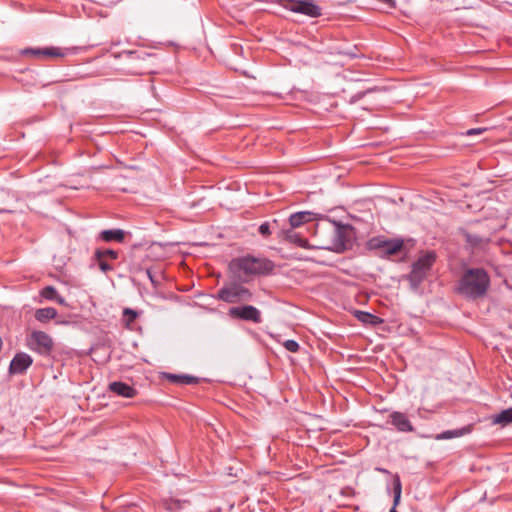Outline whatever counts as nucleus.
<instances>
[{
  "label": "nucleus",
  "mask_w": 512,
  "mask_h": 512,
  "mask_svg": "<svg viewBox=\"0 0 512 512\" xmlns=\"http://www.w3.org/2000/svg\"><path fill=\"white\" fill-rule=\"evenodd\" d=\"M491 286V279L484 268H468L457 281L456 292L467 300L484 298Z\"/></svg>",
  "instance_id": "nucleus-1"
},
{
  "label": "nucleus",
  "mask_w": 512,
  "mask_h": 512,
  "mask_svg": "<svg viewBox=\"0 0 512 512\" xmlns=\"http://www.w3.org/2000/svg\"><path fill=\"white\" fill-rule=\"evenodd\" d=\"M229 269L237 278L246 282L250 276L271 273L274 269V263L266 258L245 256L232 259L229 263Z\"/></svg>",
  "instance_id": "nucleus-2"
},
{
  "label": "nucleus",
  "mask_w": 512,
  "mask_h": 512,
  "mask_svg": "<svg viewBox=\"0 0 512 512\" xmlns=\"http://www.w3.org/2000/svg\"><path fill=\"white\" fill-rule=\"evenodd\" d=\"M435 261L436 254L430 251L420 256L418 260L415 263H413L412 270L408 275V280L413 289H417L420 286V284L424 281Z\"/></svg>",
  "instance_id": "nucleus-3"
},
{
  "label": "nucleus",
  "mask_w": 512,
  "mask_h": 512,
  "mask_svg": "<svg viewBox=\"0 0 512 512\" xmlns=\"http://www.w3.org/2000/svg\"><path fill=\"white\" fill-rule=\"evenodd\" d=\"M216 298L226 303L248 302L253 298V293L239 283H232L220 288Z\"/></svg>",
  "instance_id": "nucleus-4"
},
{
  "label": "nucleus",
  "mask_w": 512,
  "mask_h": 512,
  "mask_svg": "<svg viewBox=\"0 0 512 512\" xmlns=\"http://www.w3.org/2000/svg\"><path fill=\"white\" fill-rule=\"evenodd\" d=\"M280 5L286 10L311 18H317L322 15V9L314 0H280Z\"/></svg>",
  "instance_id": "nucleus-5"
},
{
  "label": "nucleus",
  "mask_w": 512,
  "mask_h": 512,
  "mask_svg": "<svg viewBox=\"0 0 512 512\" xmlns=\"http://www.w3.org/2000/svg\"><path fill=\"white\" fill-rule=\"evenodd\" d=\"M28 347L43 356H48L54 349V341L52 337L40 330H34L27 337Z\"/></svg>",
  "instance_id": "nucleus-6"
},
{
  "label": "nucleus",
  "mask_w": 512,
  "mask_h": 512,
  "mask_svg": "<svg viewBox=\"0 0 512 512\" xmlns=\"http://www.w3.org/2000/svg\"><path fill=\"white\" fill-rule=\"evenodd\" d=\"M124 54L130 60L132 67L128 73L131 75H145L153 73L152 66L148 64L152 55L144 51H126Z\"/></svg>",
  "instance_id": "nucleus-7"
},
{
  "label": "nucleus",
  "mask_w": 512,
  "mask_h": 512,
  "mask_svg": "<svg viewBox=\"0 0 512 512\" xmlns=\"http://www.w3.org/2000/svg\"><path fill=\"white\" fill-rule=\"evenodd\" d=\"M228 314L234 319L250 321L256 324L262 322L260 310L252 305L231 307Z\"/></svg>",
  "instance_id": "nucleus-8"
},
{
  "label": "nucleus",
  "mask_w": 512,
  "mask_h": 512,
  "mask_svg": "<svg viewBox=\"0 0 512 512\" xmlns=\"http://www.w3.org/2000/svg\"><path fill=\"white\" fill-rule=\"evenodd\" d=\"M352 227L350 225L333 223L331 228L332 244L335 248L345 249L350 242Z\"/></svg>",
  "instance_id": "nucleus-9"
},
{
  "label": "nucleus",
  "mask_w": 512,
  "mask_h": 512,
  "mask_svg": "<svg viewBox=\"0 0 512 512\" xmlns=\"http://www.w3.org/2000/svg\"><path fill=\"white\" fill-rule=\"evenodd\" d=\"M118 257V251L112 249H96L94 252V258L97 261L99 268L105 273L114 269L108 261L116 260Z\"/></svg>",
  "instance_id": "nucleus-10"
},
{
  "label": "nucleus",
  "mask_w": 512,
  "mask_h": 512,
  "mask_svg": "<svg viewBox=\"0 0 512 512\" xmlns=\"http://www.w3.org/2000/svg\"><path fill=\"white\" fill-rule=\"evenodd\" d=\"M33 359L27 353H17L10 362V374H23L32 365Z\"/></svg>",
  "instance_id": "nucleus-11"
},
{
  "label": "nucleus",
  "mask_w": 512,
  "mask_h": 512,
  "mask_svg": "<svg viewBox=\"0 0 512 512\" xmlns=\"http://www.w3.org/2000/svg\"><path fill=\"white\" fill-rule=\"evenodd\" d=\"M109 391L124 398H134L137 395V390L127 383L115 381L109 384Z\"/></svg>",
  "instance_id": "nucleus-12"
},
{
  "label": "nucleus",
  "mask_w": 512,
  "mask_h": 512,
  "mask_svg": "<svg viewBox=\"0 0 512 512\" xmlns=\"http://www.w3.org/2000/svg\"><path fill=\"white\" fill-rule=\"evenodd\" d=\"M390 422L400 432H413L414 427L404 413L393 412L389 416Z\"/></svg>",
  "instance_id": "nucleus-13"
},
{
  "label": "nucleus",
  "mask_w": 512,
  "mask_h": 512,
  "mask_svg": "<svg viewBox=\"0 0 512 512\" xmlns=\"http://www.w3.org/2000/svg\"><path fill=\"white\" fill-rule=\"evenodd\" d=\"M378 248L383 249L387 256H393L401 252L404 248V241L402 239H391L387 241H380L377 244Z\"/></svg>",
  "instance_id": "nucleus-14"
},
{
  "label": "nucleus",
  "mask_w": 512,
  "mask_h": 512,
  "mask_svg": "<svg viewBox=\"0 0 512 512\" xmlns=\"http://www.w3.org/2000/svg\"><path fill=\"white\" fill-rule=\"evenodd\" d=\"M127 233L122 229L103 230L99 234V238L104 242L123 243Z\"/></svg>",
  "instance_id": "nucleus-15"
},
{
  "label": "nucleus",
  "mask_w": 512,
  "mask_h": 512,
  "mask_svg": "<svg viewBox=\"0 0 512 512\" xmlns=\"http://www.w3.org/2000/svg\"><path fill=\"white\" fill-rule=\"evenodd\" d=\"M164 377L169 382L178 384V385L198 384L200 381L199 378H197L195 376H191V375H186V374L165 373Z\"/></svg>",
  "instance_id": "nucleus-16"
},
{
  "label": "nucleus",
  "mask_w": 512,
  "mask_h": 512,
  "mask_svg": "<svg viewBox=\"0 0 512 512\" xmlns=\"http://www.w3.org/2000/svg\"><path fill=\"white\" fill-rule=\"evenodd\" d=\"M74 49L71 48H60V47H44L42 48V58L54 59L62 58L72 53Z\"/></svg>",
  "instance_id": "nucleus-17"
},
{
  "label": "nucleus",
  "mask_w": 512,
  "mask_h": 512,
  "mask_svg": "<svg viewBox=\"0 0 512 512\" xmlns=\"http://www.w3.org/2000/svg\"><path fill=\"white\" fill-rule=\"evenodd\" d=\"M313 216H314V214L309 211H301V212L292 214L289 217V223L291 225V228H297L307 222L312 221Z\"/></svg>",
  "instance_id": "nucleus-18"
},
{
  "label": "nucleus",
  "mask_w": 512,
  "mask_h": 512,
  "mask_svg": "<svg viewBox=\"0 0 512 512\" xmlns=\"http://www.w3.org/2000/svg\"><path fill=\"white\" fill-rule=\"evenodd\" d=\"M466 242L475 249H485L489 244L490 239L488 237H482L477 234L465 232L464 234Z\"/></svg>",
  "instance_id": "nucleus-19"
},
{
  "label": "nucleus",
  "mask_w": 512,
  "mask_h": 512,
  "mask_svg": "<svg viewBox=\"0 0 512 512\" xmlns=\"http://www.w3.org/2000/svg\"><path fill=\"white\" fill-rule=\"evenodd\" d=\"M283 237L286 241L297 245L298 247L306 248L308 245L307 239L303 238L300 234L295 232L293 228L282 231Z\"/></svg>",
  "instance_id": "nucleus-20"
},
{
  "label": "nucleus",
  "mask_w": 512,
  "mask_h": 512,
  "mask_svg": "<svg viewBox=\"0 0 512 512\" xmlns=\"http://www.w3.org/2000/svg\"><path fill=\"white\" fill-rule=\"evenodd\" d=\"M57 310L53 307L40 308L35 311L34 317L41 323H47L57 317Z\"/></svg>",
  "instance_id": "nucleus-21"
},
{
  "label": "nucleus",
  "mask_w": 512,
  "mask_h": 512,
  "mask_svg": "<svg viewBox=\"0 0 512 512\" xmlns=\"http://www.w3.org/2000/svg\"><path fill=\"white\" fill-rule=\"evenodd\" d=\"M41 296L47 300H55L59 304H64L65 300L59 296L57 290L53 286L44 287L41 292Z\"/></svg>",
  "instance_id": "nucleus-22"
},
{
  "label": "nucleus",
  "mask_w": 512,
  "mask_h": 512,
  "mask_svg": "<svg viewBox=\"0 0 512 512\" xmlns=\"http://www.w3.org/2000/svg\"><path fill=\"white\" fill-rule=\"evenodd\" d=\"M355 316L357 317V319L365 324H371V325H376L378 323L381 322L380 318L369 313V312H364V311H356L355 312Z\"/></svg>",
  "instance_id": "nucleus-23"
},
{
  "label": "nucleus",
  "mask_w": 512,
  "mask_h": 512,
  "mask_svg": "<svg viewBox=\"0 0 512 512\" xmlns=\"http://www.w3.org/2000/svg\"><path fill=\"white\" fill-rule=\"evenodd\" d=\"M123 323L126 328L131 329L132 324L138 318L139 313L131 308H124L123 310Z\"/></svg>",
  "instance_id": "nucleus-24"
},
{
  "label": "nucleus",
  "mask_w": 512,
  "mask_h": 512,
  "mask_svg": "<svg viewBox=\"0 0 512 512\" xmlns=\"http://www.w3.org/2000/svg\"><path fill=\"white\" fill-rule=\"evenodd\" d=\"M401 481L398 475H395L394 481H393V493H394V506H396L400 500L401 497ZM390 512H397L395 507H392Z\"/></svg>",
  "instance_id": "nucleus-25"
},
{
  "label": "nucleus",
  "mask_w": 512,
  "mask_h": 512,
  "mask_svg": "<svg viewBox=\"0 0 512 512\" xmlns=\"http://www.w3.org/2000/svg\"><path fill=\"white\" fill-rule=\"evenodd\" d=\"M495 423L500 424H508L512 422V407L506 410H503L498 415H496L494 419Z\"/></svg>",
  "instance_id": "nucleus-26"
},
{
  "label": "nucleus",
  "mask_w": 512,
  "mask_h": 512,
  "mask_svg": "<svg viewBox=\"0 0 512 512\" xmlns=\"http://www.w3.org/2000/svg\"><path fill=\"white\" fill-rule=\"evenodd\" d=\"M468 429H462V430H448L443 432L438 438L439 439H450L453 437H458L463 435L465 432H467Z\"/></svg>",
  "instance_id": "nucleus-27"
},
{
  "label": "nucleus",
  "mask_w": 512,
  "mask_h": 512,
  "mask_svg": "<svg viewBox=\"0 0 512 512\" xmlns=\"http://www.w3.org/2000/svg\"><path fill=\"white\" fill-rule=\"evenodd\" d=\"M283 346L287 351L292 353H297L300 349L298 342L295 340H286L284 341Z\"/></svg>",
  "instance_id": "nucleus-28"
},
{
  "label": "nucleus",
  "mask_w": 512,
  "mask_h": 512,
  "mask_svg": "<svg viewBox=\"0 0 512 512\" xmlns=\"http://www.w3.org/2000/svg\"><path fill=\"white\" fill-rule=\"evenodd\" d=\"M22 55L42 58V48H26L22 51Z\"/></svg>",
  "instance_id": "nucleus-29"
},
{
  "label": "nucleus",
  "mask_w": 512,
  "mask_h": 512,
  "mask_svg": "<svg viewBox=\"0 0 512 512\" xmlns=\"http://www.w3.org/2000/svg\"><path fill=\"white\" fill-rule=\"evenodd\" d=\"M259 233L267 238L271 235V230H270V224L269 222H264L262 223L260 226H259V229H258Z\"/></svg>",
  "instance_id": "nucleus-30"
},
{
  "label": "nucleus",
  "mask_w": 512,
  "mask_h": 512,
  "mask_svg": "<svg viewBox=\"0 0 512 512\" xmlns=\"http://www.w3.org/2000/svg\"><path fill=\"white\" fill-rule=\"evenodd\" d=\"M372 91H375V88L373 89H367L366 91H362V92H358L357 94H355L353 97H352V101H356V100H359L361 98H363L366 94L372 92Z\"/></svg>",
  "instance_id": "nucleus-31"
},
{
  "label": "nucleus",
  "mask_w": 512,
  "mask_h": 512,
  "mask_svg": "<svg viewBox=\"0 0 512 512\" xmlns=\"http://www.w3.org/2000/svg\"><path fill=\"white\" fill-rule=\"evenodd\" d=\"M181 505H180V502L179 501H173L171 502L168 506H167V509L168 510H171V511H174V510H177V509H180Z\"/></svg>",
  "instance_id": "nucleus-32"
},
{
  "label": "nucleus",
  "mask_w": 512,
  "mask_h": 512,
  "mask_svg": "<svg viewBox=\"0 0 512 512\" xmlns=\"http://www.w3.org/2000/svg\"><path fill=\"white\" fill-rule=\"evenodd\" d=\"M483 131V129H470L467 131V135H475V134H480L481 132Z\"/></svg>",
  "instance_id": "nucleus-33"
},
{
  "label": "nucleus",
  "mask_w": 512,
  "mask_h": 512,
  "mask_svg": "<svg viewBox=\"0 0 512 512\" xmlns=\"http://www.w3.org/2000/svg\"><path fill=\"white\" fill-rule=\"evenodd\" d=\"M147 275H148L149 279L151 280V282L155 283L154 278H153L152 273H151L150 270H147Z\"/></svg>",
  "instance_id": "nucleus-34"
},
{
  "label": "nucleus",
  "mask_w": 512,
  "mask_h": 512,
  "mask_svg": "<svg viewBox=\"0 0 512 512\" xmlns=\"http://www.w3.org/2000/svg\"><path fill=\"white\" fill-rule=\"evenodd\" d=\"M376 470H377V471H379V472H381V473H386V474H388V473H389V471H388V470H386V469H384V468H376Z\"/></svg>",
  "instance_id": "nucleus-35"
},
{
  "label": "nucleus",
  "mask_w": 512,
  "mask_h": 512,
  "mask_svg": "<svg viewBox=\"0 0 512 512\" xmlns=\"http://www.w3.org/2000/svg\"><path fill=\"white\" fill-rule=\"evenodd\" d=\"M10 212H11V210H9V209H6V208H0V214H1V213H10Z\"/></svg>",
  "instance_id": "nucleus-36"
}]
</instances>
